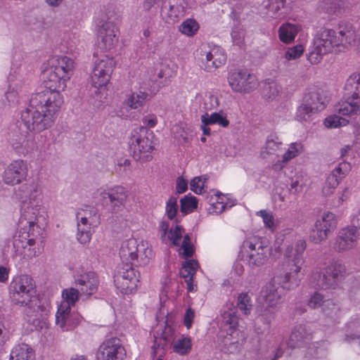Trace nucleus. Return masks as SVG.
<instances>
[{"instance_id": "obj_9", "label": "nucleus", "mask_w": 360, "mask_h": 360, "mask_svg": "<svg viewBox=\"0 0 360 360\" xmlns=\"http://www.w3.org/2000/svg\"><path fill=\"white\" fill-rule=\"evenodd\" d=\"M96 46L98 49L101 51H108L116 46L119 39V31L112 22H99L96 25Z\"/></svg>"}, {"instance_id": "obj_61", "label": "nucleus", "mask_w": 360, "mask_h": 360, "mask_svg": "<svg viewBox=\"0 0 360 360\" xmlns=\"http://www.w3.org/2000/svg\"><path fill=\"white\" fill-rule=\"evenodd\" d=\"M77 212L82 214L89 221L96 224L98 223V214L96 208L85 205L84 208L79 209Z\"/></svg>"}, {"instance_id": "obj_18", "label": "nucleus", "mask_w": 360, "mask_h": 360, "mask_svg": "<svg viewBox=\"0 0 360 360\" xmlns=\"http://www.w3.org/2000/svg\"><path fill=\"white\" fill-rule=\"evenodd\" d=\"M99 281L97 275L92 271L85 272L75 279V285L80 292L82 300H86L97 292Z\"/></svg>"}, {"instance_id": "obj_39", "label": "nucleus", "mask_w": 360, "mask_h": 360, "mask_svg": "<svg viewBox=\"0 0 360 360\" xmlns=\"http://www.w3.org/2000/svg\"><path fill=\"white\" fill-rule=\"evenodd\" d=\"M202 124H218L222 127H227L229 125V121L227 120L226 114L220 110L218 112H213L210 115L205 113L201 116Z\"/></svg>"}, {"instance_id": "obj_42", "label": "nucleus", "mask_w": 360, "mask_h": 360, "mask_svg": "<svg viewBox=\"0 0 360 360\" xmlns=\"http://www.w3.org/2000/svg\"><path fill=\"white\" fill-rule=\"evenodd\" d=\"M173 351L181 356L190 353L192 347L191 339L189 337L181 335L172 342Z\"/></svg>"}, {"instance_id": "obj_62", "label": "nucleus", "mask_w": 360, "mask_h": 360, "mask_svg": "<svg viewBox=\"0 0 360 360\" xmlns=\"http://www.w3.org/2000/svg\"><path fill=\"white\" fill-rule=\"evenodd\" d=\"M328 299L325 298L323 295L319 292H315L308 301V306L311 309H322L325 301Z\"/></svg>"}, {"instance_id": "obj_27", "label": "nucleus", "mask_w": 360, "mask_h": 360, "mask_svg": "<svg viewBox=\"0 0 360 360\" xmlns=\"http://www.w3.org/2000/svg\"><path fill=\"white\" fill-rule=\"evenodd\" d=\"M209 202V206L207 210L209 214H218L224 212L228 207H231L233 203L229 201L226 195L219 194L218 192H214V194L210 197H207Z\"/></svg>"}, {"instance_id": "obj_29", "label": "nucleus", "mask_w": 360, "mask_h": 360, "mask_svg": "<svg viewBox=\"0 0 360 360\" xmlns=\"http://www.w3.org/2000/svg\"><path fill=\"white\" fill-rule=\"evenodd\" d=\"M338 34L340 39H343V47H342V49H345V44L360 47V23L357 29L352 24L345 25L341 27Z\"/></svg>"}, {"instance_id": "obj_19", "label": "nucleus", "mask_w": 360, "mask_h": 360, "mask_svg": "<svg viewBox=\"0 0 360 360\" xmlns=\"http://www.w3.org/2000/svg\"><path fill=\"white\" fill-rule=\"evenodd\" d=\"M41 193L40 185L34 180L21 184L13 191V195L21 204L39 202Z\"/></svg>"}, {"instance_id": "obj_58", "label": "nucleus", "mask_w": 360, "mask_h": 360, "mask_svg": "<svg viewBox=\"0 0 360 360\" xmlns=\"http://www.w3.org/2000/svg\"><path fill=\"white\" fill-rule=\"evenodd\" d=\"M316 113L309 105L304 102L297 108L296 112V119L298 121H309L311 115Z\"/></svg>"}, {"instance_id": "obj_7", "label": "nucleus", "mask_w": 360, "mask_h": 360, "mask_svg": "<svg viewBox=\"0 0 360 360\" xmlns=\"http://www.w3.org/2000/svg\"><path fill=\"white\" fill-rule=\"evenodd\" d=\"M345 273L346 267L342 261L332 260L324 268L316 270L313 274V279L321 289L335 288Z\"/></svg>"}, {"instance_id": "obj_11", "label": "nucleus", "mask_w": 360, "mask_h": 360, "mask_svg": "<svg viewBox=\"0 0 360 360\" xmlns=\"http://www.w3.org/2000/svg\"><path fill=\"white\" fill-rule=\"evenodd\" d=\"M337 223L335 214L330 212H324L316 219L309 235L310 240L316 244L326 240L329 234L336 229Z\"/></svg>"}, {"instance_id": "obj_28", "label": "nucleus", "mask_w": 360, "mask_h": 360, "mask_svg": "<svg viewBox=\"0 0 360 360\" xmlns=\"http://www.w3.org/2000/svg\"><path fill=\"white\" fill-rule=\"evenodd\" d=\"M174 330L170 327L166 326L160 333H156L154 334V344L152 347V349L154 353H160L163 352L165 353V348L170 342L172 343L174 338Z\"/></svg>"}, {"instance_id": "obj_15", "label": "nucleus", "mask_w": 360, "mask_h": 360, "mask_svg": "<svg viewBox=\"0 0 360 360\" xmlns=\"http://www.w3.org/2000/svg\"><path fill=\"white\" fill-rule=\"evenodd\" d=\"M315 44L324 49L328 53L339 52L343 47V39L338 32L333 29H323L318 32L314 39Z\"/></svg>"}, {"instance_id": "obj_59", "label": "nucleus", "mask_w": 360, "mask_h": 360, "mask_svg": "<svg viewBox=\"0 0 360 360\" xmlns=\"http://www.w3.org/2000/svg\"><path fill=\"white\" fill-rule=\"evenodd\" d=\"M304 51V49L302 44L288 47L284 53V58L288 61L296 60L302 56Z\"/></svg>"}, {"instance_id": "obj_47", "label": "nucleus", "mask_w": 360, "mask_h": 360, "mask_svg": "<svg viewBox=\"0 0 360 360\" xmlns=\"http://www.w3.org/2000/svg\"><path fill=\"white\" fill-rule=\"evenodd\" d=\"M23 84L20 79L11 81L8 85V91L6 93V98L9 103H17L19 97V92L22 88Z\"/></svg>"}, {"instance_id": "obj_41", "label": "nucleus", "mask_w": 360, "mask_h": 360, "mask_svg": "<svg viewBox=\"0 0 360 360\" xmlns=\"http://www.w3.org/2000/svg\"><path fill=\"white\" fill-rule=\"evenodd\" d=\"M283 145L282 141L275 135H270L267 137L264 146L262 148L261 155L266 158L270 155H274L281 150Z\"/></svg>"}, {"instance_id": "obj_45", "label": "nucleus", "mask_w": 360, "mask_h": 360, "mask_svg": "<svg viewBox=\"0 0 360 360\" xmlns=\"http://www.w3.org/2000/svg\"><path fill=\"white\" fill-rule=\"evenodd\" d=\"M114 282L117 289L122 294L131 293L136 288L137 279L124 280L123 278L114 277Z\"/></svg>"}, {"instance_id": "obj_16", "label": "nucleus", "mask_w": 360, "mask_h": 360, "mask_svg": "<svg viewBox=\"0 0 360 360\" xmlns=\"http://www.w3.org/2000/svg\"><path fill=\"white\" fill-rule=\"evenodd\" d=\"M125 356L124 348L117 338L104 341L96 354L98 360H123Z\"/></svg>"}, {"instance_id": "obj_43", "label": "nucleus", "mask_w": 360, "mask_h": 360, "mask_svg": "<svg viewBox=\"0 0 360 360\" xmlns=\"http://www.w3.org/2000/svg\"><path fill=\"white\" fill-rule=\"evenodd\" d=\"M281 86L274 81H267L262 88V97L267 101L276 100L281 92Z\"/></svg>"}, {"instance_id": "obj_14", "label": "nucleus", "mask_w": 360, "mask_h": 360, "mask_svg": "<svg viewBox=\"0 0 360 360\" xmlns=\"http://www.w3.org/2000/svg\"><path fill=\"white\" fill-rule=\"evenodd\" d=\"M200 56L205 70L212 72L221 67L226 62V54L224 49L219 46L202 44Z\"/></svg>"}, {"instance_id": "obj_12", "label": "nucleus", "mask_w": 360, "mask_h": 360, "mask_svg": "<svg viewBox=\"0 0 360 360\" xmlns=\"http://www.w3.org/2000/svg\"><path fill=\"white\" fill-rule=\"evenodd\" d=\"M28 163L22 159L12 160L2 173L3 182L8 186H13L26 181L28 176Z\"/></svg>"}, {"instance_id": "obj_4", "label": "nucleus", "mask_w": 360, "mask_h": 360, "mask_svg": "<svg viewBox=\"0 0 360 360\" xmlns=\"http://www.w3.org/2000/svg\"><path fill=\"white\" fill-rule=\"evenodd\" d=\"M9 294L15 304L27 306L30 309L32 308L33 303L37 301L35 282L27 274L17 276L13 278L9 285Z\"/></svg>"}, {"instance_id": "obj_22", "label": "nucleus", "mask_w": 360, "mask_h": 360, "mask_svg": "<svg viewBox=\"0 0 360 360\" xmlns=\"http://www.w3.org/2000/svg\"><path fill=\"white\" fill-rule=\"evenodd\" d=\"M358 238L357 230L355 226H349L340 229L334 244L338 252H343L352 248Z\"/></svg>"}, {"instance_id": "obj_30", "label": "nucleus", "mask_w": 360, "mask_h": 360, "mask_svg": "<svg viewBox=\"0 0 360 360\" xmlns=\"http://www.w3.org/2000/svg\"><path fill=\"white\" fill-rule=\"evenodd\" d=\"M335 110L345 116H354L360 114V96L352 95L347 100L340 102Z\"/></svg>"}, {"instance_id": "obj_37", "label": "nucleus", "mask_w": 360, "mask_h": 360, "mask_svg": "<svg viewBox=\"0 0 360 360\" xmlns=\"http://www.w3.org/2000/svg\"><path fill=\"white\" fill-rule=\"evenodd\" d=\"M149 95L146 92L142 91L134 92L127 96L124 103L131 109H139L143 107Z\"/></svg>"}, {"instance_id": "obj_49", "label": "nucleus", "mask_w": 360, "mask_h": 360, "mask_svg": "<svg viewBox=\"0 0 360 360\" xmlns=\"http://www.w3.org/2000/svg\"><path fill=\"white\" fill-rule=\"evenodd\" d=\"M77 231L76 233V238L77 241L82 245L88 244L91 239V228L93 226H86L80 224H77Z\"/></svg>"}, {"instance_id": "obj_10", "label": "nucleus", "mask_w": 360, "mask_h": 360, "mask_svg": "<svg viewBox=\"0 0 360 360\" xmlns=\"http://www.w3.org/2000/svg\"><path fill=\"white\" fill-rule=\"evenodd\" d=\"M228 82L231 89L240 94H248L258 86L256 76L246 70H236L229 72Z\"/></svg>"}, {"instance_id": "obj_63", "label": "nucleus", "mask_w": 360, "mask_h": 360, "mask_svg": "<svg viewBox=\"0 0 360 360\" xmlns=\"http://www.w3.org/2000/svg\"><path fill=\"white\" fill-rule=\"evenodd\" d=\"M207 179L204 176H195L190 183V188L196 194H202Z\"/></svg>"}, {"instance_id": "obj_5", "label": "nucleus", "mask_w": 360, "mask_h": 360, "mask_svg": "<svg viewBox=\"0 0 360 360\" xmlns=\"http://www.w3.org/2000/svg\"><path fill=\"white\" fill-rule=\"evenodd\" d=\"M153 134L143 127L134 129L129 142L134 160L148 162L152 158L154 146L152 141Z\"/></svg>"}, {"instance_id": "obj_53", "label": "nucleus", "mask_w": 360, "mask_h": 360, "mask_svg": "<svg viewBox=\"0 0 360 360\" xmlns=\"http://www.w3.org/2000/svg\"><path fill=\"white\" fill-rule=\"evenodd\" d=\"M198 268V263L194 259L186 261L180 270V275L184 278H193Z\"/></svg>"}, {"instance_id": "obj_48", "label": "nucleus", "mask_w": 360, "mask_h": 360, "mask_svg": "<svg viewBox=\"0 0 360 360\" xmlns=\"http://www.w3.org/2000/svg\"><path fill=\"white\" fill-rule=\"evenodd\" d=\"M264 6L267 8L266 14L270 18H279V11L283 8L284 4L282 0H266L263 2Z\"/></svg>"}, {"instance_id": "obj_36", "label": "nucleus", "mask_w": 360, "mask_h": 360, "mask_svg": "<svg viewBox=\"0 0 360 360\" xmlns=\"http://www.w3.org/2000/svg\"><path fill=\"white\" fill-rule=\"evenodd\" d=\"M303 150L302 144L300 142H294L290 143L283 155H282V160H278L275 163L274 167L276 168H283L287 165L291 160L295 158L302 153Z\"/></svg>"}, {"instance_id": "obj_13", "label": "nucleus", "mask_w": 360, "mask_h": 360, "mask_svg": "<svg viewBox=\"0 0 360 360\" xmlns=\"http://www.w3.org/2000/svg\"><path fill=\"white\" fill-rule=\"evenodd\" d=\"M96 198L103 202L109 199L111 212L117 213L124 207L127 193L124 187L119 186L107 188H101L96 191Z\"/></svg>"}, {"instance_id": "obj_20", "label": "nucleus", "mask_w": 360, "mask_h": 360, "mask_svg": "<svg viewBox=\"0 0 360 360\" xmlns=\"http://www.w3.org/2000/svg\"><path fill=\"white\" fill-rule=\"evenodd\" d=\"M283 289L281 281L278 282L276 278H272L262 288L261 295L268 307L276 308L278 306L281 302Z\"/></svg>"}, {"instance_id": "obj_64", "label": "nucleus", "mask_w": 360, "mask_h": 360, "mask_svg": "<svg viewBox=\"0 0 360 360\" xmlns=\"http://www.w3.org/2000/svg\"><path fill=\"white\" fill-rule=\"evenodd\" d=\"M272 201L275 210H284L288 207L285 196L277 191L272 195Z\"/></svg>"}, {"instance_id": "obj_25", "label": "nucleus", "mask_w": 360, "mask_h": 360, "mask_svg": "<svg viewBox=\"0 0 360 360\" xmlns=\"http://www.w3.org/2000/svg\"><path fill=\"white\" fill-rule=\"evenodd\" d=\"M13 150L18 155L27 157L37 150V143L31 136H21L11 143Z\"/></svg>"}, {"instance_id": "obj_8", "label": "nucleus", "mask_w": 360, "mask_h": 360, "mask_svg": "<svg viewBox=\"0 0 360 360\" xmlns=\"http://www.w3.org/2000/svg\"><path fill=\"white\" fill-rule=\"evenodd\" d=\"M115 63L112 58L105 56L94 61V67L91 75V85L96 89H100L99 101L103 102L106 98V85L110 80L113 71Z\"/></svg>"}, {"instance_id": "obj_23", "label": "nucleus", "mask_w": 360, "mask_h": 360, "mask_svg": "<svg viewBox=\"0 0 360 360\" xmlns=\"http://www.w3.org/2000/svg\"><path fill=\"white\" fill-rule=\"evenodd\" d=\"M82 316L77 313H72L71 309L64 310L58 307L56 314V323L63 330L68 331L75 328L81 321Z\"/></svg>"}, {"instance_id": "obj_54", "label": "nucleus", "mask_w": 360, "mask_h": 360, "mask_svg": "<svg viewBox=\"0 0 360 360\" xmlns=\"http://www.w3.org/2000/svg\"><path fill=\"white\" fill-rule=\"evenodd\" d=\"M181 212L184 214H187L194 211L197 208V198L192 195H186L180 200Z\"/></svg>"}, {"instance_id": "obj_55", "label": "nucleus", "mask_w": 360, "mask_h": 360, "mask_svg": "<svg viewBox=\"0 0 360 360\" xmlns=\"http://www.w3.org/2000/svg\"><path fill=\"white\" fill-rule=\"evenodd\" d=\"M256 215L262 219L264 226L271 231L276 228V224L274 216L271 211L269 210H261L256 212Z\"/></svg>"}, {"instance_id": "obj_40", "label": "nucleus", "mask_w": 360, "mask_h": 360, "mask_svg": "<svg viewBox=\"0 0 360 360\" xmlns=\"http://www.w3.org/2000/svg\"><path fill=\"white\" fill-rule=\"evenodd\" d=\"M299 31L300 27L297 25L291 23L283 24L278 30L279 38L281 41L285 44L291 43Z\"/></svg>"}, {"instance_id": "obj_60", "label": "nucleus", "mask_w": 360, "mask_h": 360, "mask_svg": "<svg viewBox=\"0 0 360 360\" xmlns=\"http://www.w3.org/2000/svg\"><path fill=\"white\" fill-rule=\"evenodd\" d=\"M179 205L177 203V198L171 197L166 202L165 214L167 218L170 220L175 219L178 212Z\"/></svg>"}, {"instance_id": "obj_50", "label": "nucleus", "mask_w": 360, "mask_h": 360, "mask_svg": "<svg viewBox=\"0 0 360 360\" xmlns=\"http://www.w3.org/2000/svg\"><path fill=\"white\" fill-rule=\"evenodd\" d=\"M199 29V24L193 18L185 20L179 26V31L187 37L194 36Z\"/></svg>"}, {"instance_id": "obj_24", "label": "nucleus", "mask_w": 360, "mask_h": 360, "mask_svg": "<svg viewBox=\"0 0 360 360\" xmlns=\"http://www.w3.org/2000/svg\"><path fill=\"white\" fill-rule=\"evenodd\" d=\"M159 231L161 239L163 241L167 240L174 245H179L181 243L182 235L184 233V229L178 224L169 229V223L165 220L160 222Z\"/></svg>"}, {"instance_id": "obj_17", "label": "nucleus", "mask_w": 360, "mask_h": 360, "mask_svg": "<svg viewBox=\"0 0 360 360\" xmlns=\"http://www.w3.org/2000/svg\"><path fill=\"white\" fill-rule=\"evenodd\" d=\"M221 324L228 327L229 332L227 333L226 339L231 343H236L240 335L238 327V316L236 309L231 306H226L221 309Z\"/></svg>"}, {"instance_id": "obj_35", "label": "nucleus", "mask_w": 360, "mask_h": 360, "mask_svg": "<svg viewBox=\"0 0 360 360\" xmlns=\"http://www.w3.org/2000/svg\"><path fill=\"white\" fill-rule=\"evenodd\" d=\"M62 299L58 308H62L63 311L64 310L71 309L72 307H74L76 302L81 299L80 292L77 288H68L62 291Z\"/></svg>"}, {"instance_id": "obj_51", "label": "nucleus", "mask_w": 360, "mask_h": 360, "mask_svg": "<svg viewBox=\"0 0 360 360\" xmlns=\"http://www.w3.org/2000/svg\"><path fill=\"white\" fill-rule=\"evenodd\" d=\"M327 53H328L323 48L318 44H315V41L314 40V45L307 54V58L311 64H318L322 60L323 56Z\"/></svg>"}, {"instance_id": "obj_44", "label": "nucleus", "mask_w": 360, "mask_h": 360, "mask_svg": "<svg viewBox=\"0 0 360 360\" xmlns=\"http://www.w3.org/2000/svg\"><path fill=\"white\" fill-rule=\"evenodd\" d=\"M236 307L244 315L250 314L252 309L251 297L248 292H241L237 297Z\"/></svg>"}, {"instance_id": "obj_2", "label": "nucleus", "mask_w": 360, "mask_h": 360, "mask_svg": "<svg viewBox=\"0 0 360 360\" xmlns=\"http://www.w3.org/2000/svg\"><path fill=\"white\" fill-rule=\"evenodd\" d=\"M41 207L39 202L21 204L18 220L19 231L13 236L12 257L32 259L43 252V229L39 225Z\"/></svg>"}, {"instance_id": "obj_34", "label": "nucleus", "mask_w": 360, "mask_h": 360, "mask_svg": "<svg viewBox=\"0 0 360 360\" xmlns=\"http://www.w3.org/2000/svg\"><path fill=\"white\" fill-rule=\"evenodd\" d=\"M349 4L347 0H328L319 3V10L329 15H339Z\"/></svg>"}, {"instance_id": "obj_31", "label": "nucleus", "mask_w": 360, "mask_h": 360, "mask_svg": "<svg viewBox=\"0 0 360 360\" xmlns=\"http://www.w3.org/2000/svg\"><path fill=\"white\" fill-rule=\"evenodd\" d=\"M311 338V332L306 325L295 326L290 335L288 346L291 348L301 347L304 343Z\"/></svg>"}, {"instance_id": "obj_32", "label": "nucleus", "mask_w": 360, "mask_h": 360, "mask_svg": "<svg viewBox=\"0 0 360 360\" xmlns=\"http://www.w3.org/2000/svg\"><path fill=\"white\" fill-rule=\"evenodd\" d=\"M138 239L131 238L122 242L119 250V256L122 262L133 264L135 250L137 249Z\"/></svg>"}, {"instance_id": "obj_38", "label": "nucleus", "mask_w": 360, "mask_h": 360, "mask_svg": "<svg viewBox=\"0 0 360 360\" xmlns=\"http://www.w3.org/2000/svg\"><path fill=\"white\" fill-rule=\"evenodd\" d=\"M34 352L32 347L25 343L13 347L9 360H33Z\"/></svg>"}, {"instance_id": "obj_52", "label": "nucleus", "mask_w": 360, "mask_h": 360, "mask_svg": "<svg viewBox=\"0 0 360 360\" xmlns=\"http://www.w3.org/2000/svg\"><path fill=\"white\" fill-rule=\"evenodd\" d=\"M345 89L353 93L352 95L360 96V73H353L347 79Z\"/></svg>"}, {"instance_id": "obj_1", "label": "nucleus", "mask_w": 360, "mask_h": 360, "mask_svg": "<svg viewBox=\"0 0 360 360\" xmlns=\"http://www.w3.org/2000/svg\"><path fill=\"white\" fill-rule=\"evenodd\" d=\"M74 69V61L67 56H54L46 80V89L32 95L28 105L20 112V120L25 128L40 133L55 123L63 103L60 91L66 88Z\"/></svg>"}, {"instance_id": "obj_46", "label": "nucleus", "mask_w": 360, "mask_h": 360, "mask_svg": "<svg viewBox=\"0 0 360 360\" xmlns=\"http://www.w3.org/2000/svg\"><path fill=\"white\" fill-rule=\"evenodd\" d=\"M161 14L167 23L173 24L178 21L181 11L177 6L170 5L169 7L163 6L161 8Z\"/></svg>"}, {"instance_id": "obj_57", "label": "nucleus", "mask_w": 360, "mask_h": 360, "mask_svg": "<svg viewBox=\"0 0 360 360\" xmlns=\"http://www.w3.org/2000/svg\"><path fill=\"white\" fill-rule=\"evenodd\" d=\"M321 311L325 316L334 318L340 311V306L333 300L328 299L325 301Z\"/></svg>"}, {"instance_id": "obj_56", "label": "nucleus", "mask_w": 360, "mask_h": 360, "mask_svg": "<svg viewBox=\"0 0 360 360\" xmlns=\"http://www.w3.org/2000/svg\"><path fill=\"white\" fill-rule=\"evenodd\" d=\"M349 121L337 115L328 116L324 120V124L327 128H338L347 125Z\"/></svg>"}, {"instance_id": "obj_3", "label": "nucleus", "mask_w": 360, "mask_h": 360, "mask_svg": "<svg viewBox=\"0 0 360 360\" xmlns=\"http://www.w3.org/2000/svg\"><path fill=\"white\" fill-rule=\"evenodd\" d=\"M306 247L307 243L304 239L297 240L295 248L291 245L286 247L283 260L278 265L283 273L281 276L283 288L290 290L299 285L302 279L301 271L304 263L303 253Z\"/></svg>"}, {"instance_id": "obj_33", "label": "nucleus", "mask_w": 360, "mask_h": 360, "mask_svg": "<svg viewBox=\"0 0 360 360\" xmlns=\"http://www.w3.org/2000/svg\"><path fill=\"white\" fill-rule=\"evenodd\" d=\"M303 102L317 112L326 107L328 99L322 93L313 91L305 94Z\"/></svg>"}, {"instance_id": "obj_21", "label": "nucleus", "mask_w": 360, "mask_h": 360, "mask_svg": "<svg viewBox=\"0 0 360 360\" xmlns=\"http://www.w3.org/2000/svg\"><path fill=\"white\" fill-rule=\"evenodd\" d=\"M350 170V165L347 162H340L327 176L326 181L322 189L325 196H329L333 193L340 181Z\"/></svg>"}, {"instance_id": "obj_6", "label": "nucleus", "mask_w": 360, "mask_h": 360, "mask_svg": "<svg viewBox=\"0 0 360 360\" xmlns=\"http://www.w3.org/2000/svg\"><path fill=\"white\" fill-rule=\"evenodd\" d=\"M242 259L251 268L259 267L267 263L272 248L264 242L246 240L241 248Z\"/></svg>"}, {"instance_id": "obj_26", "label": "nucleus", "mask_w": 360, "mask_h": 360, "mask_svg": "<svg viewBox=\"0 0 360 360\" xmlns=\"http://www.w3.org/2000/svg\"><path fill=\"white\" fill-rule=\"evenodd\" d=\"M136 249V255L134 257V265L146 266L153 260L154 252L147 241L138 239Z\"/></svg>"}]
</instances>
